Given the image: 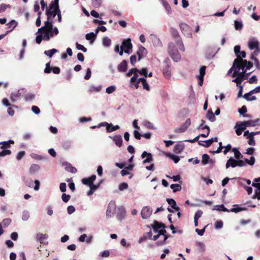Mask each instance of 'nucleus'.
Listing matches in <instances>:
<instances>
[{"instance_id": "nucleus-1", "label": "nucleus", "mask_w": 260, "mask_h": 260, "mask_svg": "<svg viewBox=\"0 0 260 260\" xmlns=\"http://www.w3.org/2000/svg\"><path fill=\"white\" fill-rule=\"evenodd\" d=\"M236 67L238 69H241L243 71L250 69L253 67V63L246 59L236 58L234 60V67Z\"/></svg>"}, {"instance_id": "nucleus-2", "label": "nucleus", "mask_w": 260, "mask_h": 260, "mask_svg": "<svg viewBox=\"0 0 260 260\" xmlns=\"http://www.w3.org/2000/svg\"><path fill=\"white\" fill-rule=\"evenodd\" d=\"M239 71L236 70L234 71V72L232 75V77H237L235 79L232 80V82L236 83L237 86L241 85V82L243 80L247 79L248 76L251 73L246 74L245 71L239 72Z\"/></svg>"}, {"instance_id": "nucleus-3", "label": "nucleus", "mask_w": 260, "mask_h": 260, "mask_svg": "<svg viewBox=\"0 0 260 260\" xmlns=\"http://www.w3.org/2000/svg\"><path fill=\"white\" fill-rule=\"evenodd\" d=\"M168 53L171 57L175 61H178L180 59V55L176 48L174 43L171 42L168 45Z\"/></svg>"}, {"instance_id": "nucleus-4", "label": "nucleus", "mask_w": 260, "mask_h": 260, "mask_svg": "<svg viewBox=\"0 0 260 260\" xmlns=\"http://www.w3.org/2000/svg\"><path fill=\"white\" fill-rule=\"evenodd\" d=\"M170 32L172 36L175 39L176 43L178 46L179 49L184 51L185 48L177 30L172 27L170 29Z\"/></svg>"}, {"instance_id": "nucleus-5", "label": "nucleus", "mask_w": 260, "mask_h": 260, "mask_svg": "<svg viewBox=\"0 0 260 260\" xmlns=\"http://www.w3.org/2000/svg\"><path fill=\"white\" fill-rule=\"evenodd\" d=\"M116 166L120 169L124 168L120 172V174L122 176L130 174L128 171H132L134 167L133 164H129L128 166H125V164H115Z\"/></svg>"}, {"instance_id": "nucleus-6", "label": "nucleus", "mask_w": 260, "mask_h": 260, "mask_svg": "<svg viewBox=\"0 0 260 260\" xmlns=\"http://www.w3.org/2000/svg\"><path fill=\"white\" fill-rule=\"evenodd\" d=\"M180 28L182 34L187 37H191L192 36L190 27L185 23H181L179 24Z\"/></svg>"}, {"instance_id": "nucleus-7", "label": "nucleus", "mask_w": 260, "mask_h": 260, "mask_svg": "<svg viewBox=\"0 0 260 260\" xmlns=\"http://www.w3.org/2000/svg\"><path fill=\"white\" fill-rule=\"evenodd\" d=\"M121 47H123V49H124V51L125 53L130 54L132 52L133 45L131 43V40L127 39L123 41L122 43V46Z\"/></svg>"}, {"instance_id": "nucleus-8", "label": "nucleus", "mask_w": 260, "mask_h": 260, "mask_svg": "<svg viewBox=\"0 0 260 260\" xmlns=\"http://www.w3.org/2000/svg\"><path fill=\"white\" fill-rule=\"evenodd\" d=\"M191 124V120L190 118H187L185 122L183 123L180 127H177L175 129V132L178 133H181L185 132L188 127Z\"/></svg>"}, {"instance_id": "nucleus-9", "label": "nucleus", "mask_w": 260, "mask_h": 260, "mask_svg": "<svg viewBox=\"0 0 260 260\" xmlns=\"http://www.w3.org/2000/svg\"><path fill=\"white\" fill-rule=\"evenodd\" d=\"M48 20H49L45 22V25L44 26L41 27L38 29V32L41 35L44 33V30L52 31L53 27L52 23L51 22H49Z\"/></svg>"}, {"instance_id": "nucleus-10", "label": "nucleus", "mask_w": 260, "mask_h": 260, "mask_svg": "<svg viewBox=\"0 0 260 260\" xmlns=\"http://www.w3.org/2000/svg\"><path fill=\"white\" fill-rule=\"evenodd\" d=\"M136 53L138 56V60H140L146 56L147 51L144 47L140 46L139 47L138 50L137 51Z\"/></svg>"}, {"instance_id": "nucleus-11", "label": "nucleus", "mask_w": 260, "mask_h": 260, "mask_svg": "<svg viewBox=\"0 0 260 260\" xmlns=\"http://www.w3.org/2000/svg\"><path fill=\"white\" fill-rule=\"evenodd\" d=\"M152 210L148 207H144L141 210V216L143 219L149 218L152 214Z\"/></svg>"}, {"instance_id": "nucleus-12", "label": "nucleus", "mask_w": 260, "mask_h": 260, "mask_svg": "<svg viewBox=\"0 0 260 260\" xmlns=\"http://www.w3.org/2000/svg\"><path fill=\"white\" fill-rule=\"evenodd\" d=\"M248 46L250 50H253L259 47V42L255 38H251L248 41Z\"/></svg>"}, {"instance_id": "nucleus-13", "label": "nucleus", "mask_w": 260, "mask_h": 260, "mask_svg": "<svg viewBox=\"0 0 260 260\" xmlns=\"http://www.w3.org/2000/svg\"><path fill=\"white\" fill-rule=\"evenodd\" d=\"M259 183L253 182L252 186L256 188L254 190V194L252 196V199H257L260 200V185Z\"/></svg>"}, {"instance_id": "nucleus-14", "label": "nucleus", "mask_w": 260, "mask_h": 260, "mask_svg": "<svg viewBox=\"0 0 260 260\" xmlns=\"http://www.w3.org/2000/svg\"><path fill=\"white\" fill-rule=\"evenodd\" d=\"M115 208L116 207L114 203H110L109 204L106 211V216L107 217H111L112 216V215L114 213Z\"/></svg>"}, {"instance_id": "nucleus-15", "label": "nucleus", "mask_w": 260, "mask_h": 260, "mask_svg": "<svg viewBox=\"0 0 260 260\" xmlns=\"http://www.w3.org/2000/svg\"><path fill=\"white\" fill-rule=\"evenodd\" d=\"M96 179L95 175H91L90 177L84 178L82 179V182L84 185L90 186Z\"/></svg>"}, {"instance_id": "nucleus-16", "label": "nucleus", "mask_w": 260, "mask_h": 260, "mask_svg": "<svg viewBox=\"0 0 260 260\" xmlns=\"http://www.w3.org/2000/svg\"><path fill=\"white\" fill-rule=\"evenodd\" d=\"M141 157L143 158L146 157V158L143 161V162H150L153 161V157L152 154L147 152L146 151H144L142 153Z\"/></svg>"}, {"instance_id": "nucleus-17", "label": "nucleus", "mask_w": 260, "mask_h": 260, "mask_svg": "<svg viewBox=\"0 0 260 260\" xmlns=\"http://www.w3.org/2000/svg\"><path fill=\"white\" fill-rule=\"evenodd\" d=\"M112 138V137H110ZM113 141L115 144L119 147H120L122 144V139L121 136L120 135H116L112 138Z\"/></svg>"}, {"instance_id": "nucleus-18", "label": "nucleus", "mask_w": 260, "mask_h": 260, "mask_svg": "<svg viewBox=\"0 0 260 260\" xmlns=\"http://www.w3.org/2000/svg\"><path fill=\"white\" fill-rule=\"evenodd\" d=\"M168 203L171 206V208L176 211H179L180 207L176 204V201L173 199H167Z\"/></svg>"}, {"instance_id": "nucleus-19", "label": "nucleus", "mask_w": 260, "mask_h": 260, "mask_svg": "<svg viewBox=\"0 0 260 260\" xmlns=\"http://www.w3.org/2000/svg\"><path fill=\"white\" fill-rule=\"evenodd\" d=\"M100 126H106L107 133H111L115 131L114 125L112 123H109L107 122H101Z\"/></svg>"}, {"instance_id": "nucleus-20", "label": "nucleus", "mask_w": 260, "mask_h": 260, "mask_svg": "<svg viewBox=\"0 0 260 260\" xmlns=\"http://www.w3.org/2000/svg\"><path fill=\"white\" fill-rule=\"evenodd\" d=\"M247 208L245 207H240L238 204L233 205V208L230 209V211L235 213H238L242 211H246Z\"/></svg>"}, {"instance_id": "nucleus-21", "label": "nucleus", "mask_w": 260, "mask_h": 260, "mask_svg": "<svg viewBox=\"0 0 260 260\" xmlns=\"http://www.w3.org/2000/svg\"><path fill=\"white\" fill-rule=\"evenodd\" d=\"M127 61L123 60L118 66V70L120 72H125L127 70Z\"/></svg>"}, {"instance_id": "nucleus-22", "label": "nucleus", "mask_w": 260, "mask_h": 260, "mask_svg": "<svg viewBox=\"0 0 260 260\" xmlns=\"http://www.w3.org/2000/svg\"><path fill=\"white\" fill-rule=\"evenodd\" d=\"M162 73L168 79H169L171 76V72L170 70V66L167 64L165 67L163 68Z\"/></svg>"}, {"instance_id": "nucleus-23", "label": "nucleus", "mask_w": 260, "mask_h": 260, "mask_svg": "<svg viewBox=\"0 0 260 260\" xmlns=\"http://www.w3.org/2000/svg\"><path fill=\"white\" fill-rule=\"evenodd\" d=\"M40 169V167L38 165L34 164L29 168V173L31 175L35 174Z\"/></svg>"}, {"instance_id": "nucleus-24", "label": "nucleus", "mask_w": 260, "mask_h": 260, "mask_svg": "<svg viewBox=\"0 0 260 260\" xmlns=\"http://www.w3.org/2000/svg\"><path fill=\"white\" fill-rule=\"evenodd\" d=\"M165 155L166 157H169L173 160L174 162H178L180 160V158L178 156L173 154L171 153H165Z\"/></svg>"}, {"instance_id": "nucleus-25", "label": "nucleus", "mask_w": 260, "mask_h": 260, "mask_svg": "<svg viewBox=\"0 0 260 260\" xmlns=\"http://www.w3.org/2000/svg\"><path fill=\"white\" fill-rule=\"evenodd\" d=\"M184 148V146L183 144H177L174 147V152L175 153H180L183 151Z\"/></svg>"}, {"instance_id": "nucleus-26", "label": "nucleus", "mask_w": 260, "mask_h": 260, "mask_svg": "<svg viewBox=\"0 0 260 260\" xmlns=\"http://www.w3.org/2000/svg\"><path fill=\"white\" fill-rule=\"evenodd\" d=\"M232 151L234 153L235 157L238 160H241V158H243V155L241 154L239 150L237 148H233L232 149Z\"/></svg>"}, {"instance_id": "nucleus-27", "label": "nucleus", "mask_w": 260, "mask_h": 260, "mask_svg": "<svg viewBox=\"0 0 260 260\" xmlns=\"http://www.w3.org/2000/svg\"><path fill=\"white\" fill-rule=\"evenodd\" d=\"M96 36V33L94 34L93 32H90L89 34H87L85 35V38L87 40L90 41V42L92 43L95 40Z\"/></svg>"}, {"instance_id": "nucleus-28", "label": "nucleus", "mask_w": 260, "mask_h": 260, "mask_svg": "<svg viewBox=\"0 0 260 260\" xmlns=\"http://www.w3.org/2000/svg\"><path fill=\"white\" fill-rule=\"evenodd\" d=\"M23 181L26 186L28 187H32L33 185V181L31 178H27L25 177H23Z\"/></svg>"}, {"instance_id": "nucleus-29", "label": "nucleus", "mask_w": 260, "mask_h": 260, "mask_svg": "<svg viewBox=\"0 0 260 260\" xmlns=\"http://www.w3.org/2000/svg\"><path fill=\"white\" fill-rule=\"evenodd\" d=\"M206 117L211 122H213L215 120V117L214 114L211 110L208 111L206 115Z\"/></svg>"}, {"instance_id": "nucleus-30", "label": "nucleus", "mask_w": 260, "mask_h": 260, "mask_svg": "<svg viewBox=\"0 0 260 260\" xmlns=\"http://www.w3.org/2000/svg\"><path fill=\"white\" fill-rule=\"evenodd\" d=\"M65 170L70 173H75L77 172V169L76 168L71 165V164H68L65 167Z\"/></svg>"}, {"instance_id": "nucleus-31", "label": "nucleus", "mask_w": 260, "mask_h": 260, "mask_svg": "<svg viewBox=\"0 0 260 260\" xmlns=\"http://www.w3.org/2000/svg\"><path fill=\"white\" fill-rule=\"evenodd\" d=\"M58 52V50L56 49H52L51 50H46L44 52V54L46 55L47 56H49V57H51L54 53Z\"/></svg>"}, {"instance_id": "nucleus-32", "label": "nucleus", "mask_w": 260, "mask_h": 260, "mask_svg": "<svg viewBox=\"0 0 260 260\" xmlns=\"http://www.w3.org/2000/svg\"><path fill=\"white\" fill-rule=\"evenodd\" d=\"M17 22L14 20H12L10 22L6 24V25L7 26L8 28H10L12 27V29H10L12 31L14 29V28L17 26Z\"/></svg>"}, {"instance_id": "nucleus-33", "label": "nucleus", "mask_w": 260, "mask_h": 260, "mask_svg": "<svg viewBox=\"0 0 260 260\" xmlns=\"http://www.w3.org/2000/svg\"><path fill=\"white\" fill-rule=\"evenodd\" d=\"M170 187L173 190V192H176L181 189V186L179 184H172L171 185Z\"/></svg>"}, {"instance_id": "nucleus-34", "label": "nucleus", "mask_w": 260, "mask_h": 260, "mask_svg": "<svg viewBox=\"0 0 260 260\" xmlns=\"http://www.w3.org/2000/svg\"><path fill=\"white\" fill-rule=\"evenodd\" d=\"M20 96V93L17 92L16 93H12L10 95L11 101L13 102H15L17 99Z\"/></svg>"}, {"instance_id": "nucleus-35", "label": "nucleus", "mask_w": 260, "mask_h": 260, "mask_svg": "<svg viewBox=\"0 0 260 260\" xmlns=\"http://www.w3.org/2000/svg\"><path fill=\"white\" fill-rule=\"evenodd\" d=\"M234 26L236 30H241L243 27V24L241 22L235 20L234 21Z\"/></svg>"}, {"instance_id": "nucleus-36", "label": "nucleus", "mask_w": 260, "mask_h": 260, "mask_svg": "<svg viewBox=\"0 0 260 260\" xmlns=\"http://www.w3.org/2000/svg\"><path fill=\"white\" fill-rule=\"evenodd\" d=\"M239 127L242 131H244L245 129H246V128L247 127L244 121L241 122L239 123H237L235 125V127Z\"/></svg>"}, {"instance_id": "nucleus-37", "label": "nucleus", "mask_w": 260, "mask_h": 260, "mask_svg": "<svg viewBox=\"0 0 260 260\" xmlns=\"http://www.w3.org/2000/svg\"><path fill=\"white\" fill-rule=\"evenodd\" d=\"M37 238L40 240V243H43V240L47 239L48 236L46 234L40 233L37 235Z\"/></svg>"}, {"instance_id": "nucleus-38", "label": "nucleus", "mask_w": 260, "mask_h": 260, "mask_svg": "<svg viewBox=\"0 0 260 260\" xmlns=\"http://www.w3.org/2000/svg\"><path fill=\"white\" fill-rule=\"evenodd\" d=\"M128 184L126 182H122L119 184L118 189L120 191H123L128 188Z\"/></svg>"}, {"instance_id": "nucleus-39", "label": "nucleus", "mask_w": 260, "mask_h": 260, "mask_svg": "<svg viewBox=\"0 0 260 260\" xmlns=\"http://www.w3.org/2000/svg\"><path fill=\"white\" fill-rule=\"evenodd\" d=\"M103 45L105 46L109 47L111 44V40L108 37H105L103 39Z\"/></svg>"}, {"instance_id": "nucleus-40", "label": "nucleus", "mask_w": 260, "mask_h": 260, "mask_svg": "<svg viewBox=\"0 0 260 260\" xmlns=\"http://www.w3.org/2000/svg\"><path fill=\"white\" fill-rule=\"evenodd\" d=\"M102 4V0H92V5L95 8L100 7Z\"/></svg>"}, {"instance_id": "nucleus-41", "label": "nucleus", "mask_w": 260, "mask_h": 260, "mask_svg": "<svg viewBox=\"0 0 260 260\" xmlns=\"http://www.w3.org/2000/svg\"><path fill=\"white\" fill-rule=\"evenodd\" d=\"M11 222V219L10 218H5L3 219L0 224H2V226L4 227L7 226Z\"/></svg>"}, {"instance_id": "nucleus-42", "label": "nucleus", "mask_w": 260, "mask_h": 260, "mask_svg": "<svg viewBox=\"0 0 260 260\" xmlns=\"http://www.w3.org/2000/svg\"><path fill=\"white\" fill-rule=\"evenodd\" d=\"M206 66H202L200 70V75L197 76V77H204L205 75Z\"/></svg>"}, {"instance_id": "nucleus-43", "label": "nucleus", "mask_w": 260, "mask_h": 260, "mask_svg": "<svg viewBox=\"0 0 260 260\" xmlns=\"http://www.w3.org/2000/svg\"><path fill=\"white\" fill-rule=\"evenodd\" d=\"M240 46L239 45H236L234 47V52L237 56L236 58H241L240 55H239V53L240 52Z\"/></svg>"}, {"instance_id": "nucleus-44", "label": "nucleus", "mask_w": 260, "mask_h": 260, "mask_svg": "<svg viewBox=\"0 0 260 260\" xmlns=\"http://www.w3.org/2000/svg\"><path fill=\"white\" fill-rule=\"evenodd\" d=\"M159 222L157 221H154L153 224L152 225V228L155 232H157L158 229H160Z\"/></svg>"}, {"instance_id": "nucleus-45", "label": "nucleus", "mask_w": 260, "mask_h": 260, "mask_svg": "<svg viewBox=\"0 0 260 260\" xmlns=\"http://www.w3.org/2000/svg\"><path fill=\"white\" fill-rule=\"evenodd\" d=\"M11 6L10 5H6L5 4H2L0 5V13L4 12L7 8H10Z\"/></svg>"}, {"instance_id": "nucleus-46", "label": "nucleus", "mask_w": 260, "mask_h": 260, "mask_svg": "<svg viewBox=\"0 0 260 260\" xmlns=\"http://www.w3.org/2000/svg\"><path fill=\"white\" fill-rule=\"evenodd\" d=\"M58 2L59 0H54V2H51L50 4V9H53L54 7H56V9L58 10V8H59Z\"/></svg>"}, {"instance_id": "nucleus-47", "label": "nucleus", "mask_w": 260, "mask_h": 260, "mask_svg": "<svg viewBox=\"0 0 260 260\" xmlns=\"http://www.w3.org/2000/svg\"><path fill=\"white\" fill-rule=\"evenodd\" d=\"M162 4L164 7L165 8L166 11L168 12V13L170 14L171 13V8L169 3L167 1H164Z\"/></svg>"}, {"instance_id": "nucleus-48", "label": "nucleus", "mask_w": 260, "mask_h": 260, "mask_svg": "<svg viewBox=\"0 0 260 260\" xmlns=\"http://www.w3.org/2000/svg\"><path fill=\"white\" fill-rule=\"evenodd\" d=\"M116 90V87L115 86H110L107 87L106 89V92L110 94L113 93L114 91H115Z\"/></svg>"}, {"instance_id": "nucleus-49", "label": "nucleus", "mask_w": 260, "mask_h": 260, "mask_svg": "<svg viewBox=\"0 0 260 260\" xmlns=\"http://www.w3.org/2000/svg\"><path fill=\"white\" fill-rule=\"evenodd\" d=\"M246 164H226V168H229L230 166L232 168H235L236 166L242 167L244 166Z\"/></svg>"}, {"instance_id": "nucleus-50", "label": "nucleus", "mask_w": 260, "mask_h": 260, "mask_svg": "<svg viewBox=\"0 0 260 260\" xmlns=\"http://www.w3.org/2000/svg\"><path fill=\"white\" fill-rule=\"evenodd\" d=\"M71 196L69 194H67L64 193H63L61 196V199L62 201L65 202L67 203L70 199Z\"/></svg>"}, {"instance_id": "nucleus-51", "label": "nucleus", "mask_w": 260, "mask_h": 260, "mask_svg": "<svg viewBox=\"0 0 260 260\" xmlns=\"http://www.w3.org/2000/svg\"><path fill=\"white\" fill-rule=\"evenodd\" d=\"M76 46L77 49L82 50L84 52H86L87 51L86 48H85L83 45L80 44L78 43H76Z\"/></svg>"}, {"instance_id": "nucleus-52", "label": "nucleus", "mask_w": 260, "mask_h": 260, "mask_svg": "<svg viewBox=\"0 0 260 260\" xmlns=\"http://www.w3.org/2000/svg\"><path fill=\"white\" fill-rule=\"evenodd\" d=\"M11 153V151L9 149H3L0 152V157L5 156L6 155H9Z\"/></svg>"}, {"instance_id": "nucleus-53", "label": "nucleus", "mask_w": 260, "mask_h": 260, "mask_svg": "<svg viewBox=\"0 0 260 260\" xmlns=\"http://www.w3.org/2000/svg\"><path fill=\"white\" fill-rule=\"evenodd\" d=\"M247 138L248 139V143L250 145L254 146L255 145V142L254 139V137L248 136Z\"/></svg>"}, {"instance_id": "nucleus-54", "label": "nucleus", "mask_w": 260, "mask_h": 260, "mask_svg": "<svg viewBox=\"0 0 260 260\" xmlns=\"http://www.w3.org/2000/svg\"><path fill=\"white\" fill-rule=\"evenodd\" d=\"M51 31H45L44 30V36L43 37V39L45 41H49L50 40V35L49 34Z\"/></svg>"}, {"instance_id": "nucleus-55", "label": "nucleus", "mask_w": 260, "mask_h": 260, "mask_svg": "<svg viewBox=\"0 0 260 260\" xmlns=\"http://www.w3.org/2000/svg\"><path fill=\"white\" fill-rule=\"evenodd\" d=\"M223 222L221 220L217 221L214 224L215 228L217 229H221L223 226Z\"/></svg>"}, {"instance_id": "nucleus-56", "label": "nucleus", "mask_w": 260, "mask_h": 260, "mask_svg": "<svg viewBox=\"0 0 260 260\" xmlns=\"http://www.w3.org/2000/svg\"><path fill=\"white\" fill-rule=\"evenodd\" d=\"M138 72L139 70L137 68H132L126 73V76L129 77L134 74L135 72Z\"/></svg>"}, {"instance_id": "nucleus-57", "label": "nucleus", "mask_w": 260, "mask_h": 260, "mask_svg": "<svg viewBox=\"0 0 260 260\" xmlns=\"http://www.w3.org/2000/svg\"><path fill=\"white\" fill-rule=\"evenodd\" d=\"M204 128H206V129H207V134H200L199 136H200V137L201 136V137H204V138L207 137L210 134V127L208 125H204Z\"/></svg>"}, {"instance_id": "nucleus-58", "label": "nucleus", "mask_w": 260, "mask_h": 260, "mask_svg": "<svg viewBox=\"0 0 260 260\" xmlns=\"http://www.w3.org/2000/svg\"><path fill=\"white\" fill-rule=\"evenodd\" d=\"M52 68L50 67V62L46 64V68L44 70V72L47 74H49L51 72Z\"/></svg>"}, {"instance_id": "nucleus-59", "label": "nucleus", "mask_w": 260, "mask_h": 260, "mask_svg": "<svg viewBox=\"0 0 260 260\" xmlns=\"http://www.w3.org/2000/svg\"><path fill=\"white\" fill-rule=\"evenodd\" d=\"M138 73L140 75L144 76L145 77H146V78L147 77V70L146 68H143L141 70H139Z\"/></svg>"}, {"instance_id": "nucleus-60", "label": "nucleus", "mask_w": 260, "mask_h": 260, "mask_svg": "<svg viewBox=\"0 0 260 260\" xmlns=\"http://www.w3.org/2000/svg\"><path fill=\"white\" fill-rule=\"evenodd\" d=\"M138 72H135L134 74V76L131 78L130 81L132 83H134L137 81V80L138 77Z\"/></svg>"}, {"instance_id": "nucleus-61", "label": "nucleus", "mask_w": 260, "mask_h": 260, "mask_svg": "<svg viewBox=\"0 0 260 260\" xmlns=\"http://www.w3.org/2000/svg\"><path fill=\"white\" fill-rule=\"evenodd\" d=\"M203 213L202 210H198L195 213L194 219H199L202 216Z\"/></svg>"}, {"instance_id": "nucleus-62", "label": "nucleus", "mask_w": 260, "mask_h": 260, "mask_svg": "<svg viewBox=\"0 0 260 260\" xmlns=\"http://www.w3.org/2000/svg\"><path fill=\"white\" fill-rule=\"evenodd\" d=\"M209 159V156L207 154H204L202 156V162H208Z\"/></svg>"}, {"instance_id": "nucleus-63", "label": "nucleus", "mask_w": 260, "mask_h": 260, "mask_svg": "<svg viewBox=\"0 0 260 260\" xmlns=\"http://www.w3.org/2000/svg\"><path fill=\"white\" fill-rule=\"evenodd\" d=\"M101 89L102 86L100 85L96 87L92 86L90 88V90L94 92H99Z\"/></svg>"}, {"instance_id": "nucleus-64", "label": "nucleus", "mask_w": 260, "mask_h": 260, "mask_svg": "<svg viewBox=\"0 0 260 260\" xmlns=\"http://www.w3.org/2000/svg\"><path fill=\"white\" fill-rule=\"evenodd\" d=\"M257 81V79L256 76L255 75H253V76H251V78H250V79L248 80V82L250 84H252L254 83H256Z\"/></svg>"}]
</instances>
